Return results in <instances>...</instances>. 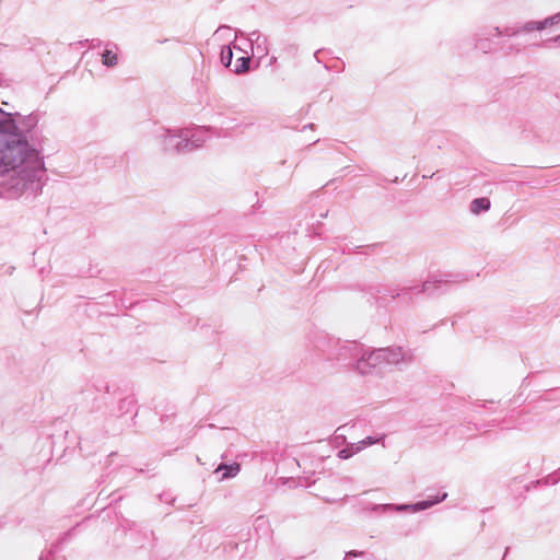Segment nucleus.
Listing matches in <instances>:
<instances>
[{"mask_svg": "<svg viewBox=\"0 0 560 560\" xmlns=\"http://www.w3.org/2000/svg\"><path fill=\"white\" fill-rule=\"evenodd\" d=\"M18 115L0 108V197L7 199L37 194L45 173L39 151L14 119Z\"/></svg>", "mask_w": 560, "mask_h": 560, "instance_id": "obj_1", "label": "nucleus"}, {"mask_svg": "<svg viewBox=\"0 0 560 560\" xmlns=\"http://www.w3.org/2000/svg\"><path fill=\"white\" fill-rule=\"evenodd\" d=\"M386 365L382 348L368 351L364 349L362 355L358 359L354 369L362 375L370 374L373 369Z\"/></svg>", "mask_w": 560, "mask_h": 560, "instance_id": "obj_2", "label": "nucleus"}, {"mask_svg": "<svg viewBox=\"0 0 560 560\" xmlns=\"http://www.w3.org/2000/svg\"><path fill=\"white\" fill-rule=\"evenodd\" d=\"M198 130L190 129H179L180 136L178 137V141L174 144L173 152L184 153L190 152L199 147H201L202 141L199 137H197L196 132Z\"/></svg>", "mask_w": 560, "mask_h": 560, "instance_id": "obj_3", "label": "nucleus"}, {"mask_svg": "<svg viewBox=\"0 0 560 560\" xmlns=\"http://www.w3.org/2000/svg\"><path fill=\"white\" fill-rule=\"evenodd\" d=\"M386 365L408 364L413 360V353L401 347L382 348Z\"/></svg>", "mask_w": 560, "mask_h": 560, "instance_id": "obj_4", "label": "nucleus"}, {"mask_svg": "<svg viewBox=\"0 0 560 560\" xmlns=\"http://www.w3.org/2000/svg\"><path fill=\"white\" fill-rule=\"evenodd\" d=\"M447 498V493L444 492L441 495H436L434 499L420 501L412 504H393L390 503V512H410L417 513L432 508L433 505L444 501Z\"/></svg>", "mask_w": 560, "mask_h": 560, "instance_id": "obj_5", "label": "nucleus"}, {"mask_svg": "<svg viewBox=\"0 0 560 560\" xmlns=\"http://www.w3.org/2000/svg\"><path fill=\"white\" fill-rule=\"evenodd\" d=\"M382 439H384V435L381 438L368 436L357 443H350L338 452V457L341 459H348L364 448L378 443Z\"/></svg>", "mask_w": 560, "mask_h": 560, "instance_id": "obj_6", "label": "nucleus"}, {"mask_svg": "<svg viewBox=\"0 0 560 560\" xmlns=\"http://www.w3.org/2000/svg\"><path fill=\"white\" fill-rule=\"evenodd\" d=\"M364 352V347L361 343H358L355 341H348L345 342L338 353L339 360H352L355 361V364L358 363V359L362 355Z\"/></svg>", "mask_w": 560, "mask_h": 560, "instance_id": "obj_7", "label": "nucleus"}, {"mask_svg": "<svg viewBox=\"0 0 560 560\" xmlns=\"http://www.w3.org/2000/svg\"><path fill=\"white\" fill-rule=\"evenodd\" d=\"M502 32L498 26L489 31L477 33L475 35L476 48L482 50L483 52H488L491 49V43L489 42L488 36H500Z\"/></svg>", "mask_w": 560, "mask_h": 560, "instance_id": "obj_8", "label": "nucleus"}, {"mask_svg": "<svg viewBox=\"0 0 560 560\" xmlns=\"http://www.w3.org/2000/svg\"><path fill=\"white\" fill-rule=\"evenodd\" d=\"M179 136V129H164L158 136V139L160 140L164 151L173 152L174 144L176 143V141H178Z\"/></svg>", "mask_w": 560, "mask_h": 560, "instance_id": "obj_9", "label": "nucleus"}, {"mask_svg": "<svg viewBox=\"0 0 560 560\" xmlns=\"http://www.w3.org/2000/svg\"><path fill=\"white\" fill-rule=\"evenodd\" d=\"M102 65L107 68H114L119 62L118 47L115 44H107L102 52Z\"/></svg>", "mask_w": 560, "mask_h": 560, "instance_id": "obj_10", "label": "nucleus"}, {"mask_svg": "<svg viewBox=\"0 0 560 560\" xmlns=\"http://www.w3.org/2000/svg\"><path fill=\"white\" fill-rule=\"evenodd\" d=\"M491 202L488 198L481 197L476 198L470 202L469 209L470 212L475 215L480 214L481 212H486L490 209Z\"/></svg>", "mask_w": 560, "mask_h": 560, "instance_id": "obj_11", "label": "nucleus"}, {"mask_svg": "<svg viewBox=\"0 0 560 560\" xmlns=\"http://www.w3.org/2000/svg\"><path fill=\"white\" fill-rule=\"evenodd\" d=\"M362 510L364 512H372V513H376V514H384V513L390 512V503H386V504L364 503L363 506H362Z\"/></svg>", "mask_w": 560, "mask_h": 560, "instance_id": "obj_12", "label": "nucleus"}, {"mask_svg": "<svg viewBox=\"0 0 560 560\" xmlns=\"http://www.w3.org/2000/svg\"><path fill=\"white\" fill-rule=\"evenodd\" d=\"M224 470V474L222 476V479L231 478L237 475L240 471V465L238 464H232V465H220L217 469V471Z\"/></svg>", "mask_w": 560, "mask_h": 560, "instance_id": "obj_13", "label": "nucleus"}, {"mask_svg": "<svg viewBox=\"0 0 560 560\" xmlns=\"http://www.w3.org/2000/svg\"><path fill=\"white\" fill-rule=\"evenodd\" d=\"M444 282V280H428L422 283L420 291L424 293H431L434 289L440 288V284Z\"/></svg>", "mask_w": 560, "mask_h": 560, "instance_id": "obj_14", "label": "nucleus"}, {"mask_svg": "<svg viewBox=\"0 0 560 560\" xmlns=\"http://www.w3.org/2000/svg\"><path fill=\"white\" fill-rule=\"evenodd\" d=\"M232 58H233V51L231 49V47H223L222 50H221V62L222 65H224L225 67H229L232 62Z\"/></svg>", "mask_w": 560, "mask_h": 560, "instance_id": "obj_15", "label": "nucleus"}, {"mask_svg": "<svg viewBox=\"0 0 560 560\" xmlns=\"http://www.w3.org/2000/svg\"><path fill=\"white\" fill-rule=\"evenodd\" d=\"M249 68V58L248 57H241L237 59V65L235 68L236 73H242L247 71Z\"/></svg>", "mask_w": 560, "mask_h": 560, "instance_id": "obj_16", "label": "nucleus"}, {"mask_svg": "<svg viewBox=\"0 0 560 560\" xmlns=\"http://www.w3.org/2000/svg\"><path fill=\"white\" fill-rule=\"evenodd\" d=\"M522 30L524 32H532V31L537 30L536 22L535 21H529V22L525 23Z\"/></svg>", "mask_w": 560, "mask_h": 560, "instance_id": "obj_17", "label": "nucleus"}, {"mask_svg": "<svg viewBox=\"0 0 560 560\" xmlns=\"http://www.w3.org/2000/svg\"><path fill=\"white\" fill-rule=\"evenodd\" d=\"M547 22H549L550 25L560 23V13H556V14L547 18Z\"/></svg>", "mask_w": 560, "mask_h": 560, "instance_id": "obj_18", "label": "nucleus"}, {"mask_svg": "<svg viewBox=\"0 0 560 560\" xmlns=\"http://www.w3.org/2000/svg\"><path fill=\"white\" fill-rule=\"evenodd\" d=\"M536 25H537V31H542L545 30L547 26H551L549 24V22H547V19L542 20V21H539V22H536Z\"/></svg>", "mask_w": 560, "mask_h": 560, "instance_id": "obj_19", "label": "nucleus"}, {"mask_svg": "<svg viewBox=\"0 0 560 560\" xmlns=\"http://www.w3.org/2000/svg\"><path fill=\"white\" fill-rule=\"evenodd\" d=\"M360 555H362V552L355 550L349 551L346 553L345 560H349L351 557H358Z\"/></svg>", "mask_w": 560, "mask_h": 560, "instance_id": "obj_20", "label": "nucleus"}, {"mask_svg": "<svg viewBox=\"0 0 560 560\" xmlns=\"http://www.w3.org/2000/svg\"><path fill=\"white\" fill-rule=\"evenodd\" d=\"M254 37H255V40L258 42V39L260 38V35L258 32H253L250 34V40H254Z\"/></svg>", "mask_w": 560, "mask_h": 560, "instance_id": "obj_21", "label": "nucleus"}, {"mask_svg": "<svg viewBox=\"0 0 560 560\" xmlns=\"http://www.w3.org/2000/svg\"><path fill=\"white\" fill-rule=\"evenodd\" d=\"M555 42L560 45V35L555 38Z\"/></svg>", "mask_w": 560, "mask_h": 560, "instance_id": "obj_22", "label": "nucleus"}, {"mask_svg": "<svg viewBox=\"0 0 560 560\" xmlns=\"http://www.w3.org/2000/svg\"><path fill=\"white\" fill-rule=\"evenodd\" d=\"M432 176H433V174H432V175H430V174H427V175H423V178H427V177H432Z\"/></svg>", "mask_w": 560, "mask_h": 560, "instance_id": "obj_23", "label": "nucleus"}, {"mask_svg": "<svg viewBox=\"0 0 560 560\" xmlns=\"http://www.w3.org/2000/svg\"><path fill=\"white\" fill-rule=\"evenodd\" d=\"M432 176H433V174H432V175H430V174H427V175H423V178H427V177H432Z\"/></svg>", "mask_w": 560, "mask_h": 560, "instance_id": "obj_24", "label": "nucleus"}]
</instances>
